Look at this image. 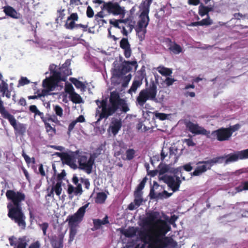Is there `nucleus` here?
Segmentation results:
<instances>
[{
    "label": "nucleus",
    "mask_w": 248,
    "mask_h": 248,
    "mask_svg": "<svg viewBox=\"0 0 248 248\" xmlns=\"http://www.w3.org/2000/svg\"><path fill=\"white\" fill-rule=\"evenodd\" d=\"M159 214L155 211L148 213L147 217L143 219L145 226H153L156 228L150 237L151 243L149 248H176L177 243L170 237L166 236V234L170 230V226L164 220L159 218Z\"/></svg>",
    "instance_id": "nucleus-1"
},
{
    "label": "nucleus",
    "mask_w": 248,
    "mask_h": 248,
    "mask_svg": "<svg viewBox=\"0 0 248 248\" xmlns=\"http://www.w3.org/2000/svg\"><path fill=\"white\" fill-rule=\"evenodd\" d=\"M6 196L11 202L7 204L8 216L17 224L21 229L26 227V217L22 211L21 202L25 199V195L21 191L7 190Z\"/></svg>",
    "instance_id": "nucleus-2"
},
{
    "label": "nucleus",
    "mask_w": 248,
    "mask_h": 248,
    "mask_svg": "<svg viewBox=\"0 0 248 248\" xmlns=\"http://www.w3.org/2000/svg\"><path fill=\"white\" fill-rule=\"evenodd\" d=\"M122 99L119 93L116 92L110 93L109 98V104L108 105L107 98L102 100L97 99L95 102L97 106L95 111V116H98L97 122L103 119H107L108 117L114 114L119 108L120 106L122 104Z\"/></svg>",
    "instance_id": "nucleus-3"
},
{
    "label": "nucleus",
    "mask_w": 248,
    "mask_h": 248,
    "mask_svg": "<svg viewBox=\"0 0 248 248\" xmlns=\"http://www.w3.org/2000/svg\"><path fill=\"white\" fill-rule=\"evenodd\" d=\"M90 202H87L83 206L80 207L78 211L73 215L69 216L66 219L70 229L69 242H72L77 233V227L78 224L82 221L84 217L86 209L89 207Z\"/></svg>",
    "instance_id": "nucleus-4"
},
{
    "label": "nucleus",
    "mask_w": 248,
    "mask_h": 248,
    "mask_svg": "<svg viewBox=\"0 0 248 248\" xmlns=\"http://www.w3.org/2000/svg\"><path fill=\"white\" fill-rule=\"evenodd\" d=\"M157 83L154 80H151L149 87L140 91L136 98L137 105L143 107L147 100L157 101L156 97L157 92Z\"/></svg>",
    "instance_id": "nucleus-5"
},
{
    "label": "nucleus",
    "mask_w": 248,
    "mask_h": 248,
    "mask_svg": "<svg viewBox=\"0 0 248 248\" xmlns=\"http://www.w3.org/2000/svg\"><path fill=\"white\" fill-rule=\"evenodd\" d=\"M75 155H78V168L84 171L88 174L92 173L94 164L95 157L91 155L89 157L85 152H80L78 150L74 152Z\"/></svg>",
    "instance_id": "nucleus-6"
},
{
    "label": "nucleus",
    "mask_w": 248,
    "mask_h": 248,
    "mask_svg": "<svg viewBox=\"0 0 248 248\" xmlns=\"http://www.w3.org/2000/svg\"><path fill=\"white\" fill-rule=\"evenodd\" d=\"M49 70L51 75L47 78V95L55 94L56 93H51L56 87L59 86L58 84L60 82V73L57 70V65L50 64Z\"/></svg>",
    "instance_id": "nucleus-7"
},
{
    "label": "nucleus",
    "mask_w": 248,
    "mask_h": 248,
    "mask_svg": "<svg viewBox=\"0 0 248 248\" xmlns=\"http://www.w3.org/2000/svg\"><path fill=\"white\" fill-rule=\"evenodd\" d=\"M133 67L135 69L138 67V64L136 61H128L124 60L122 64L112 70V77L117 78H121L123 76L130 72Z\"/></svg>",
    "instance_id": "nucleus-8"
},
{
    "label": "nucleus",
    "mask_w": 248,
    "mask_h": 248,
    "mask_svg": "<svg viewBox=\"0 0 248 248\" xmlns=\"http://www.w3.org/2000/svg\"><path fill=\"white\" fill-rule=\"evenodd\" d=\"M79 17L77 13H72L67 18L64 27L68 30H72L74 29H81L83 32L88 31L91 32L90 29H88V25L82 24H76V21L78 20Z\"/></svg>",
    "instance_id": "nucleus-9"
},
{
    "label": "nucleus",
    "mask_w": 248,
    "mask_h": 248,
    "mask_svg": "<svg viewBox=\"0 0 248 248\" xmlns=\"http://www.w3.org/2000/svg\"><path fill=\"white\" fill-rule=\"evenodd\" d=\"M184 124L187 130L193 134L205 135L210 138V131H207L204 127L199 126L198 124H195L189 120H186Z\"/></svg>",
    "instance_id": "nucleus-10"
},
{
    "label": "nucleus",
    "mask_w": 248,
    "mask_h": 248,
    "mask_svg": "<svg viewBox=\"0 0 248 248\" xmlns=\"http://www.w3.org/2000/svg\"><path fill=\"white\" fill-rule=\"evenodd\" d=\"M102 9L106 10L108 14L113 15H121L125 14L124 7H121L118 2L112 1L104 3V5H102Z\"/></svg>",
    "instance_id": "nucleus-11"
},
{
    "label": "nucleus",
    "mask_w": 248,
    "mask_h": 248,
    "mask_svg": "<svg viewBox=\"0 0 248 248\" xmlns=\"http://www.w3.org/2000/svg\"><path fill=\"white\" fill-rule=\"evenodd\" d=\"M224 157L225 164H228L231 162H236L239 159L248 158V149L240 151H237L235 153L230 154L223 155Z\"/></svg>",
    "instance_id": "nucleus-12"
},
{
    "label": "nucleus",
    "mask_w": 248,
    "mask_h": 248,
    "mask_svg": "<svg viewBox=\"0 0 248 248\" xmlns=\"http://www.w3.org/2000/svg\"><path fill=\"white\" fill-rule=\"evenodd\" d=\"M161 179L172 190L173 192L179 190L181 184V180L179 177L176 176L175 178L172 176L164 175L161 178Z\"/></svg>",
    "instance_id": "nucleus-13"
},
{
    "label": "nucleus",
    "mask_w": 248,
    "mask_h": 248,
    "mask_svg": "<svg viewBox=\"0 0 248 248\" xmlns=\"http://www.w3.org/2000/svg\"><path fill=\"white\" fill-rule=\"evenodd\" d=\"M142 11L140 15V19L138 22L136 28L140 29H146L149 24L150 21L149 17L148 16L150 7L141 4Z\"/></svg>",
    "instance_id": "nucleus-14"
},
{
    "label": "nucleus",
    "mask_w": 248,
    "mask_h": 248,
    "mask_svg": "<svg viewBox=\"0 0 248 248\" xmlns=\"http://www.w3.org/2000/svg\"><path fill=\"white\" fill-rule=\"evenodd\" d=\"M212 138L219 141L228 140L232 137L231 133L227 128L221 127L212 132Z\"/></svg>",
    "instance_id": "nucleus-15"
},
{
    "label": "nucleus",
    "mask_w": 248,
    "mask_h": 248,
    "mask_svg": "<svg viewBox=\"0 0 248 248\" xmlns=\"http://www.w3.org/2000/svg\"><path fill=\"white\" fill-rule=\"evenodd\" d=\"M159 186V184L156 181L153 182V186L151 187L149 193L151 199L163 200L164 199H167L172 195L173 193H169L166 190H164L162 192L156 193L155 189H157Z\"/></svg>",
    "instance_id": "nucleus-16"
},
{
    "label": "nucleus",
    "mask_w": 248,
    "mask_h": 248,
    "mask_svg": "<svg viewBox=\"0 0 248 248\" xmlns=\"http://www.w3.org/2000/svg\"><path fill=\"white\" fill-rule=\"evenodd\" d=\"M122 126V120L120 118H112L108 129V131L116 136Z\"/></svg>",
    "instance_id": "nucleus-17"
},
{
    "label": "nucleus",
    "mask_w": 248,
    "mask_h": 248,
    "mask_svg": "<svg viewBox=\"0 0 248 248\" xmlns=\"http://www.w3.org/2000/svg\"><path fill=\"white\" fill-rule=\"evenodd\" d=\"M122 20L124 21L122 22L121 25V29H122L121 32L124 36H127L128 32H131L134 28V22L128 18Z\"/></svg>",
    "instance_id": "nucleus-18"
},
{
    "label": "nucleus",
    "mask_w": 248,
    "mask_h": 248,
    "mask_svg": "<svg viewBox=\"0 0 248 248\" xmlns=\"http://www.w3.org/2000/svg\"><path fill=\"white\" fill-rule=\"evenodd\" d=\"M120 47L124 50V54L126 58H129L132 54L131 46L127 38H123L120 42Z\"/></svg>",
    "instance_id": "nucleus-19"
},
{
    "label": "nucleus",
    "mask_w": 248,
    "mask_h": 248,
    "mask_svg": "<svg viewBox=\"0 0 248 248\" xmlns=\"http://www.w3.org/2000/svg\"><path fill=\"white\" fill-rule=\"evenodd\" d=\"M165 42L167 45L168 49L175 54H178L182 52V47L175 42H172L171 39L167 38Z\"/></svg>",
    "instance_id": "nucleus-20"
},
{
    "label": "nucleus",
    "mask_w": 248,
    "mask_h": 248,
    "mask_svg": "<svg viewBox=\"0 0 248 248\" xmlns=\"http://www.w3.org/2000/svg\"><path fill=\"white\" fill-rule=\"evenodd\" d=\"M144 78L142 74L136 76L130 88L128 91V93L130 94H132L133 92L135 93L137 89L142 84Z\"/></svg>",
    "instance_id": "nucleus-21"
},
{
    "label": "nucleus",
    "mask_w": 248,
    "mask_h": 248,
    "mask_svg": "<svg viewBox=\"0 0 248 248\" xmlns=\"http://www.w3.org/2000/svg\"><path fill=\"white\" fill-rule=\"evenodd\" d=\"M224 160L223 156H217L214 157L206 161H199L197 164H207L209 170L211 169V167L217 164H221Z\"/></svg>",
    "instance_id": "nucleus-22"
},
{
    "label": "nucleus",
    "mask_w": 248,
    "mask_h": 248,
    "mask_svg": "<svg viewBox=\"0 0 248 248\" xmlns=\"http://www.w3.org/2000/svg\"><path fill=\"white\" fill-rule=\"evenodd\" d=\"M93 227L92 228V230L94 231L101 228L102 225H106L109 224L108 217L106 215L103 220L100 219H93Z\"/></svg>",
    "instance_id": "nucleus-23"
},
{
    "label": "nucleus",
    "mask_w": 248,
    "mask_h": 248,
    "mask_svg": "<svg viewBox=\"0 0 248 248\" xmlns=\"http://www.w3.org/2000/svg\"><path fill=\"white\" fill-rule=\"evenodd\" d=\"M3 12L5 15L14 19H18L19 17V14L10 6H5L3 7Z\"/></svg>",
    "instance_id": "nucleus-24"
},
{
    "label": "nucleus",
    "mask_w": 248,
    "mask_h": 248,
    "mask_svg": "<svg viewBox=\"0 0 248 248\" xmlns=\"http://www.w3.org/2000/svg\"><path fill=\"white\" fill-rule=\"evenodd\" d=\"M43 86L44 88V90L42 91L41 93H38L37 95H32L29 96V99H34L37 98H40L42 101H44V98L46 95V77L43 81Z\"/></svg>",
    "instance_id": "nucleus-25"
},
{
    "label": "nucleus",
    "mask_w": 248,
    "mask_h": 248,
    "mask_svg": "<svg viewBox=\"0 0 248 248\" xmlns=\"http://www.w3.org/2000/svg\"><path fill=\"white\" fill-rule=\"evenodd\" d=\"M77 156L78 155H75L74 152H73L72 153L71 155H69L67 153H63L62 154L61 157L64 161L65 163L68 165L76 160Z\"/></svg>",
    "instance_id": "nucleus-26"
},
{
    "label": "nucleus",
    "mask_w": 248,
    "mask_h": 248,
    "mask_svg": "<svg viewBox=\"0 0 248 248\" xmlns=\"http://www.w3.org/2000/svg\"><path fill=\"white\" fill-rule=\"evenodd\" d=\"M66 10L64 8L61 6L58 10L57 13V17L56 18V22L58 24H61L62 22V20L65 18Z\"/></svg>",
    "instance_id": "nucleus-27"
},
{
    "label": "nucleus",
    "mask_w": 248,
    "mask_h": 248,
    "mask_svg": "<svg viewBox=\"0 0 248 248\" xmlns=\"http://www.w3.org/2000/svg\"><path fill=\"white\" fill-rule=\"evenodd\" d=\"M60 71L59 72L60 74V81H65L66 80V78L67 76L72 75V71L71 69L69 68H65L64 69H62V67L60 68Z\"/></svg>",
    "instance_id": "nucleus-28"
},
{
    "label": "nucleus",
    "mask_w": 248,
    "mask_h": 248,
    "mask_svg": "<svg viewBox=\"0 0 248 248\" xmlns=\"http://www.w3.org/2000/svg\"><path fill=\"white\" fill-rule=\"evenodd\" d=\"M202 164V165L198 166L197 167L194 171L192 172V175L193 176H199L209 170L207 164Z\"/></svg>",
    "instance_id": "nucleus-29"
},
{
    "label": "nucleus",
    "mask_w": 248,
    "mask_h": 248,
    "mask_svg": "<svg viewBox=\"0 0 248 248\" xmlns=\"http://www.w3.org/2000/svg\"><path fill=\"white\" fill-rule=\"evenodd\" d=\"M107 198V195L103 192H98L95 198V202L97 204H103Z\"/></svg>",
    "instance_id": "nucleus-30"
},
{
    "label": "nucleus",
    "mask_w": 248,
    "mask_h": 248,
    "mask_svg": "<svg viewBox=\"0 0 248 248\" xmlns=\"http://www.w3.org/2000/svg\"><path fill=\"white\" fill-rule=\"evenodd\" d=\"M30 110L32 112L34 113L35 115H38L41 117L42 121L44 123L45 127L46 128V120L44 118V114L38 110L36 106H35V105L31 106L30 107Z\"/></svg>",
    "instance_id": "nucleus-31"
},
{
    "label": "nucleus",
    "mask_w": 248,
    "mask_h": 248,
    "mask_svg": "<svg viewBox=\"0 0 248 248\" xmlns=\"http://www.w3.org/2000/svg\"><path fill=\"white\" fill-rule=\"evenodd\" d=\"M213 10L212 7H209L208 6H204L202 4H201L199 7V14L201 16H203L205 15L208 16V13L209 12Z\"/></svg>",
    "instance_id": "nucleus-32"
},
{
    "label": "nucleus",
    "mask_w": 248,
    "mask_h": 248,
    "mask_svg": "<svg viewBox=\"0 0 248 248\" xmlns=\"http://www.w3.org/2000/svg\"><path fill=\"white\" fill-rule=\"evenodd\" d=\"M157 70L161 75L164 76H170L172 73L171 69L165 67L163 66H159L158 67Z\"/></svg>",
    "instance_id": "nucleus-33"
},
{
    "label": "nucleus",
    "mask_w": 248,
    "mask_h": 248,
    "mask_svg": "<svg viewBox=\"0 0 248 248\" xmlns=\"http://www.w3.org/2000/svg\"><path fill=\"white\" fill-rule=\"evenodd\" d=\"M137 232V229L134 227L128 228L124 231L123 234L126 237L130 238L134 236Z\"/></svg>",
    "instance_id": "nucleus-34"
},
{
    "label": "nucleus",
    "mask_w": 248,
    "mask_h": 248,
    "mask_svg": "<svg viewBox=\"0 0 248 248\" xmlns=\"http://www.w3.org/2000/svg\"><path fill=\"white\" fill-rule=\"evenodd\" d=\"M236 193H239L243 191L248 190V181H243L240 184L235 187Z\"/></svg>",
    "instance_id": "nucleus-35"
},
{
    "label": "nucleus",
    "mask_w": 248,
    "mask_h": 248,
    "mask_svg": "<svg viewBox=\"0 0 248 248\" xmlns=\"http://www.w3.org/2000/svg\"><path fill=\"white\" fill-rule=\"evenodd\" d=\"M71 101L75 104H79L82 102V97L79 94L75 92L69 95Z\"/></svg>",
    "instance_id": "nucleus-36"
},
{
    "label": "nucleus",
    "mask_w": 248,
    "mask_h": 248,
    "mask_svg": "<svg viewBox=\"0 0 248 248\" xmlns=\"http://www.w3.org/2000/svg\"><path fill=\"white\" fill-rule=\"evenodd\" d=\"M70 80L76 86V87L78 89H81L84 90L86 88V85L82 82L78 80L77 78H72Z\"/></svg>",
    "instance_id": "nucleus-37"
},
{
    "label": "nucleus",
    "mask_w": 248,
    "mask_h": 248,
    "mask_svg": "<svg viewBox=\"0 0 248 248\" xmlns=\"http://www.w3.org/2000/svg\"><path fill=\"white\" fill-rule=\"evenodd\" d=\"M63 235L61 234L59 236L58 240L52 244L53 248H63Z\"/></svg>",
    "instance_id": "nucleus-38"
},
{
    "label": "nucleus",
    "mask_w": 248,
    "mask_h": 248,
    "mask_svg": "<svg viewBox=\"0 0 248 248\" xmlns=\"http://www.w3.org/2000/svg\"><path fill=\"white\" fill-rule=\"evenodd\" d=\"M139 236L142 241L144 242L145 243H147V237L149 238V240L150 241V237L152 236V235H150L149 232L146 231H142L139 232Z\"/></svg>",
    "instance_id": "nucleus-39"
},
{
    "label": "nucleus",
    "mask_w": 248,
    "mask_h": 248,
    "mask_svg": "<svg viewBox=\"0 0 248 248\" xmlns=\"http://www.w3.org/2000/svg\"><path fill=\"white\" fill-rule=\"evenodd\" d=\"M135 30L140 41H142L144 40L145 38V34L147 32L146 29L143 28L139 29L138 28H136Z\"/></svg>",
    "instance_id": "nucleus-40"
},
{
    "label": "nucleus",
    "mask_w": 248,
    "mask_h": 248,
    "mask_svg": "<svg viewBox=\"0 0 248 248\" xmlns=\"http://www.w3.org/2000/svg\"><path fill=\"white\" fill-rule=\"evenodd\" d=\"M193 169V167L191 166V163H188L186 164H185L183 166L179 167L177 168V171H179L180 173H182V171L183 170L186 171H190Z\"/></svg>",
    "instance_id": "nucleus-41"
},
{
    "label": "nucleus",
    "mask_w": 248,
    "mask_h": 248,
    "mask_svg": "<svg viewBox=\"0 0 248 248\" xmlns=\"http://www.w3.org/2000/svg\"><path fill=\"white\" fill-rule=\"evenodd\" d=\"M135 199L134 203L136 204L137 207H139L143 202L141 194H138L134 193Z\"/></svg>",
    "instance_id": "nucleus-42"
},
{
    "label": "nucleus",
    "mask_w": 248,
    "mask_h": 248,
    "mask_svg": "<svg viewBox=\"0 0 248 248\" xmlns=\"http://www.w3.org/2000/svg\"><path fill=\"white\" fill-rule=\"evenodd\" d=\"M136 152L133 149H129L126 151L125 155L126 159L131 160L133 159L135 156Z\"/></svg>",
    "instance_id": "nucleus-43"
},
{
    "label": "nucleus",
    "mask_w": 248,
    "mask_h": 248,
    "mask_svg": "<svg viewBox=\"0 0 248 248\" xmlns=\"http://www.w3.org/2000/svg\"><path fill=\"white\" fill-rule=\"evenodd\" d=\"M124 20H122V19H110L109 20V23L110 24L113 25L115 28L120 29H121V25L122 23V22H123Z\"/></svg>",
    "instance_id": "nucleus-44"
},
{
    "label": "nucleus",
    "mask_w": 248,
    "mask_h": 248,
    "mask_svg": "<svg viewBox=\"0 0 248 248\" xmlns=\"http://www.w3.org/2000/svg\"><path fill=\"white\" fill-rule=\"evenodd\" d=\"M146 182V178H144L138 186L135 192V193L141 194V191L143 189Z\"/></svg>",
    "instance_id": "nucleus-45"
},
{
    "label": "nucleus",
    "mask_w": 248,
    "mask_h": 248,
    "mask_svg": "<svg viewBox=\"0 0 248 248\" xmlns=\"http://www.w3.org/2000/svg\"><path fill=\"white\" fill-rule=\"evenodd\" d=\"M8 89V84L4 81H0V91L2 93V96H4V93L7 91Z\"/></svg>",
    "instance_id": "nucleus-46"
},
{
    "label": "nucleus",
    "mask_w": 248,
    "mask_h": 248,
    "mask_svg": "<svg viewBox=\"0 0 248 248\" xmlns=\"http://www.w3.org/2000/svg\"><path fill=\"white\" fill-rule=\"evenodd\" d=\"M64 90L69 95L75 92L72 85L69 83L65 84Z\"/></svg>",
    "instance_id": "nucleus-47"
},
{
    "label": "nucleus",
    "mask_w": 248,
    "mask_h": 248,
    "mask_svg": "<svg viewBox=\"0 0 248 248\" xmlns=\"http://www.w3.org/2000/svg\"><path fill=\"white\" fill-rule=\"evenodd\" d=\"M131 77L132 76L130 74L124 77L123 79V82L122 84L123 87L125 88L128 86V83L131 79Z\"/></svg>",
    "instance_id": "nucleus-48"
},
{
    "label": "nucleus",
    "mask_w": 248,
    "mask_h": 248,
    "mask_svg": "<svg viewBox=\"0 0 248 248\" xmlns=\"http://www.w3.org/2000/svg\"><path fill=\"white\" fill-rule=\"evenodd\" d=\"M201 26H208L211 25L213 22L210 19L209 16L208 15L206 18L202 19L200 21Z\"/></svg>",
    "instance_id": "nucleus-49"
},
{
    "label": "nucleus",
    "mask_w": 248,
    "mask_h": 248,
    "mask_svg": "<svg viewBox=\"0 0 248 248\" xmlns=\"http://www.w3.org/2000/svg\"><path fill=\"white\" fill-rule=\"evenodd\" d=\"M53 190L57 195L60 196L61 194L62 188L61 187V182H57Z\"/></svg>",
    "instance_id": "nucleus-50"
},
{
    "label": "nucleus",
    "mask_w": 248,
    "mask_h": 248,
    "mask_svg": "<svg viewBox=\"0 0 248 248\" xmlns=\"http://www.w3.org/2000/svg\"><path fill=\"white\" fill-rule=\"evenodd\" d=\"M155 116L156 118L162 121L166 120L168 116L167 114L157 112L155 113Z\"/></svg>",
    "instance_id": "nucleus-51"
},
{
    "label": "nucleus",
    "mask_w": 248,
    "mask_h": 248,
    "mask_svg": "<svg viewBox=\"0 0 248 248\" xmlns=\"http://www.w3.org/2000/svg\"><path fill=\"white\" fill-rule=\"evenodd\" d=\"M30 83V81L26 77H22L18 81V85L24 86L29 84Z\"/></svg>",
    "instance_id": "nucleus-52"
},
{
    "label": "nucleus",
    "mask_w": 248,
    "mask_h": 248,
    "mask_svg": "<svg viewBox=\"0 0 248 248\" xmlns=\"http://www.w3.org/2000/svg\"><path fill=\"white\" fill-rule=\"evenodd\" d=\"M79 180L80 182L82 183L84 185L86 189H89L90 188V182L88 179L81 177Z\"/></svg>",
    "instance_id": "nucleus-53"
},
{
    "label": "nucleus",
    "mask_w": 248,
    "mask_h": 248,
    "mask_svg": "<svg viewBox=\"0 0 248 248\" xmlns=\"http://www.w3.org/2000/svg\"><path fill=\"white\" fill-rule=\"evenodd\" d=\"M101 11L98 12L94 16L95 20H98V18H103L105 15L104 14V12L106 11V10L102 9V5L101 6Z\"/></svg>",
    "instance_id": "nucleus-54"
},
{
    "label": "nucleus",
    "mask_w": 248,
    "mask_h": 248,
    "mask_svg": "<svg viewBox=\"0 0 248 248\" xmlns=\"http://www.w3.org/2000/svg\"><path fill=\"white\" fill-rule=\"evenodd\" d=\"M240 126L239 124H236L232 126H230L229 127H228L227 128L229 129V131L231 133V136H232V133L238 130Z\"/></svg>",
    "instance_id": "nucleus-55"
},
{
    "label": "nucleus",
    "mask_w": 248,
    "mask_h": 248,
    "mask_svg": "<svg viewBox=\"0 0 248 248\" xmlns=\"http://www.w3.org/2000/svg\"><path fill=\"white\" fill-rule=\"evenodd\" d=\"M86 15L87 17H88L89 18L93 17L94 16V12L92 7L90 6H88L87 7Z\"/></svg>",
    "instance_id": "nucleus-56"
},
{
    "label": "nucleus",
    "mask_w": 248,
    "mask_h": 248,
    "mask_svg": "<svg viewBox=\"0 0 248 248\" xmlns=\"http://www.w3.org/2000/svg\"><path fill=\"white\" fill-rule=\"evenodd\" d=\"M47 133L50 132L49 135H51V136L55 134L56 133V129L55 128L52 127L49 124L47 123Z\"/></svg>",
    "instance_id": "nucleus-57"
},
{
    "label": "nucleus",
    "mask_w": 248,
    "mask_h": 248,
    "mask_svg": "<svg viewBox=\"0 0 248 248\" xmlns=\"http://www.w3.org/2000/svg\"><path fill=\"white\" fill-rule=\"evenodd\" d=\"M175 80L174 78L168 77L165 79V83L167 86H170L172 85Z\"/></svg>",
    "instance_id": "nucleus-58"
},
{
    "label": "nucleus",
    "mask_w": 248,
    "mask_h": 248,
    "mask_svg": "<svg viewBox=\"0 0 248 248\" xmlns=\"http://www.w3.org/2000/svg\"><path fill=\"white\" fill-rule=\"evenodd\" d=\"M55 111L56 114L59 116H62V115L63 110L62 108L59 106H56L55 108Z\"/></svg>",
    "instance_id": "nucleus-59"
},
{
    "label": "nucleus",
    "mask_w": 248,
    "mask_h": 248,
    "mask_svg": "<svg viewBox=\"0 0 248 248\" xmlns=\"http://www.w3.org/2000/svg\"><path fill=\"white\" fill-rule=\"evenodd\" d=\"M233 16H234V18L237 20H240L241 18L244 19L247 16L246 15H243L240 13H235L234 14Z\"/></svg>",
    "instance_id": "nucleus-60"
},
{
    "label": "nucleus",
    "mask_w": 248,
    "mask_h": 248,
    "mask_svg": "<svg viewBox=\"0 0 248 248\" xmlns=\"http://www.w3.org/2000/svg\"><path fill=\"white\" fill-rule=\"evenodd\" d=\"M71 60L70 59H67L61 67H62V69H64L65 68H69L71 65Z\"/></svg>",
    "instance_id": "nucleus-61"
},
{
    "label": "nucleus",
    "mask_w": 248,
    "mask_h": 248,
    "mask_svg": "<svg viewBox=\"0 0 248 248\" xmlns=\"http://www.w3.org/2000/svg\"><path fill=\"white\" fill-rule=\"evenodd\" d=\"M185 142L187 145L188 146H194L196 145V144L193 142V140L191 139H186Z\"/></svg>",
    "instance_id": "nucleus-62"
},
{
    "label": "nucleus",
    "mask_w": 248,
    "mask_h": 248,
    "mask_svg": "<svg viewBox=\"0 0 248 248\" xmlns=\"http://www.w3.org/2000/svg\"><path fill=\"white\" fill-rule=\"evenodd\" d=\"M200 3V0H188V3L189 5L197 6Z\"/></svg>",
    "instance_id": "nucleus-63"
},
{
    "label": "nucleus",
    "mask_w": 248,
    "mask_h": 248,
    "mask_svg": "<svg viewBox=\"0 0 248 248\" xmlns=\"http://www.w3.org/2000/svg\"><path fill=\"white\" fill-rule=\"evenodd\" d=\"M75 191V187L71 184L68 185L67 193L72 194Z\"/></svg>",
    "instance_id": "nucleus-64"
}]
</instances>
